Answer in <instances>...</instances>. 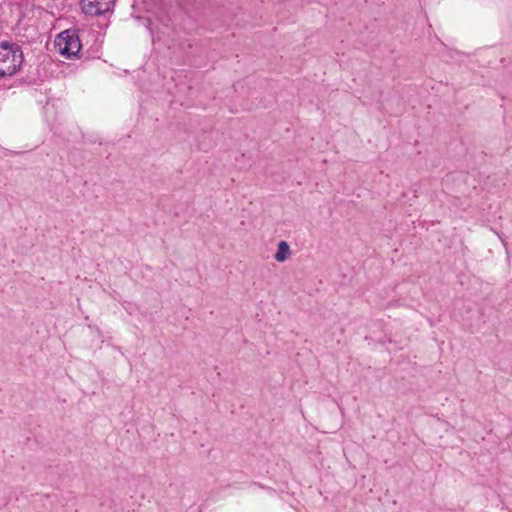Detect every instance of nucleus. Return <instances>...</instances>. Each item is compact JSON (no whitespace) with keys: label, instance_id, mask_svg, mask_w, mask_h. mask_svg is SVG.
<instances>
[{"label":"nucleus","instance_id":"obj_1","mask_svg":"<svg viewBox=\"0 0 512 512\" xmlns=\"http://www.w3.org/2000/svg\"><path fill=\"white\" fill-rule=\"evenodd\" d=\"M23 63V52L16 43L2 42L0 44V79L13 76Z\"/></svg>","mask_w":512,"mask_h":512},{"label":"nucleus","instance_id":"obj_2","mask_svg":"<svg viewBox=\"0 0 512 512\" xmlns=\"http://www.w3.org/2000/svg\"><path fill=\"white\" fill-rule=\"evenodd\" d=\"M55 46L58 52L65 58L72 59L77 57L82 47L78 30L67 29L61 32L55 40Z\"/></svg>","mask_w":512,"mask_h":512},{"label":"nucleus","instance_id":"obj_3","mask_svg":"<svg viewBox=\"0 0 512 512\" xmlns=\"http://www.w3.org/2000/svg\"><path fill=\"white\" fill-rule=\"evenodd\" d=\"M115 0H80L81 10L88 16H100L111 10Z\"/></svg>","mask_w":512,"mask_h":512},{"label":"nucleus","instance_id":"obj_4","mask_svg":"<svg viewBox=\"0 0 512 512\" xmlns=\"http://www.w3.org/2000/svg\"><path fill=\"white\" fill-rule=\"evenodd\" d=\"M291 255L290 246L286 241H280L278 243L277 252L274 255V259L277 262H285Z\"/></svg>","mask_w":512,"mask_h":512}]
</instances>
